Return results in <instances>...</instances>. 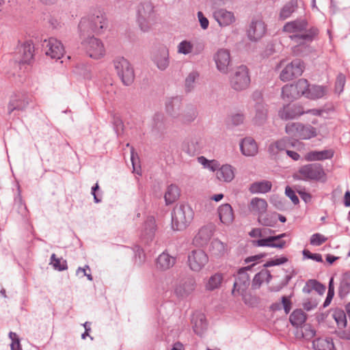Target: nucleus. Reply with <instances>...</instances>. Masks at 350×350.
<instances>
[{
    "instance_id": "obj_1",
    "label": "nucleus",
    "mask_w": 350,
    "mask_h": 350,
    "mask_svg": "<svg viewBox=\"0 0 350 350\" xmlns=\"http://www.w3.org/2000/svg\"><path fill=\"white\" fill-rule=\"evenodd\" d=\"M308 23L304 18H299L286 23L283 27V31L290 34L289 38L299 46L312 42L319 34V29L315 27L308 28Z\"/></svg>"
},
{
    "instance_id": "obj_2",
    "label": "nucleus",
    "mask_w": 350,
    "mask_h": 350,
    "mask_svg": "<svg viewBox=\"0 0 350 350\" xmlns=\"http://www.w3.org/2000/svg\"><path fill=\"white\" fill-rule=\"evenodd\" d=\"M107 23L105 13L101 10H94L81 18L79 29L81 36H85L86 33H100L102 30L107 27Z\"/></svg>"
},
{
    "instance_id": "obj_3",
    "label": "nucleus",
    "mask_w": 350,
    "mask_h": 350,
    "mask_svg": "<svg viewBox=\"0 0 350 350\" xmlns=\"http://www.w3.org/2000/svg\"><path fill=\"white\" fill-rule=\"evenodd\" d=\"M265 256V254H259L247 257L245 260V263L254 262L251 265L241 268L235 275V281L234 283L232 293L233 295H243L246 291L250 284V279L247 271L250 270L256 265V262L261 258Z\"/></svg>"
},
{
    "instance_id": "obj_4",
    "label": "nucleus",
    "mask_w": 350,
    "mask_h": 350,
    "mask_svg": "<svg viewBox=\"0 0 350 350\" xmlns=\"http://www.w3.org/2000/svg\"><path fill=\"white\" fill-rule=\"evenodd\" d=\"M194 212L191 207L184 203L177 204L172 213V228L174 230L186 229L193 219Z\"/></svg>"
},
{
    "instance_id": "obj_5",
    "label": "nucleus",
    "mask_w": 350,
    "mask_h": 350,
    "mask_svg": "<svg viewBox=\"0 0 350 350\" xmlns=\"http://www.w3.org/2000/svg\"><path fill=\"white\" fill-rule=\"evenodd\" d=\"M293 178L304 181H325L326 174L321 164L314 163L301 166L293 174Z\"/></svg>"
},
{
    "instance_id": "obj_6",
    "label": "nucleus",
    "mask_w": 350,
    "mask_h": 350,
    "mask_svg": "<svg viewBox=\"0 0 350 350\" xmlns=\"http://www.w3.org/2000/svg\"><path fill=\"white\" fill-rule=\"evenodd\" d=\"M155 10L149 0L140 2L137 7V22L143 31H148L154 21Z\"/></svg>"
},
{
    "instance_id": "obj_7",
    "label": "nucleus",
    "mask_w": 350,
    "mask_h": 350,
    "mask_svg": "<svg viewBox=\"0 0 350 350\" xmlns=\"http://www.w3.org/2000/svg\"><path fill=\"white\" fill-rule=\"evenodd\" d=\"M285 131L292 137L300 139H309L317 135L316 128L310 124H303L300 122L288 123Z\"/></svg>"
},
{
    "instance_id": "obj_8",
    "label": "nucleus",
    "mask_w": 350,
    "mask_h": 350,
    "mask_svg": "<svg viewBox=\"0 0 350 350\" xmlns=\"http://www.w3.org/2000/svg\"><path fill=\"white\" fill-rule=\"evenodd\" d=\"M309 83L305 79H300L295 83L285 85L282 89V97L286 101H293L304 96L308 90Z\"/></svg>"
},
{
    "instance_id": "obj_9",
    "label": "nucleus",
    "mask_w": 350,
    "mask_h": 350,
    "mask_svg": "<svg viewBox=\"0 0 350 350\" xmlns=\"http://www.w3.org/2000/svg\"><path fill=\"white\" fill-rule=\"evenodd\" d=\"M118 75L125 85H130L135 79L134 70L129 62L123 57H118L113 61Z\"/></svg>"
},
{
    "instance_id": "obj_10",
    "label": "nucleus",
    "mask_w": 350,
    "mask_h": 350,
    "mask_svg": "<svg viewBox=\"0 0 350 350\" xmlns=\"http://www.w3.org/2000/svg\"><path fill=\"white\" fill-rule=\"evenodd\" d=\"M81 45L88 56L99 59L105 55V49L103 42L94 36H88L81 41Z\"/></svg>"
},
{
    "instance_id": "obj_11",
    "label": "nucleus",
    "mask_w": 350,
    "mask_h": 350,
    "mask_svg": "<svg viewBox=\"0 0 350 350\" xmlns=\"http://www.w3.org/2000/svg\"><path fill=\"white\" fill-rule=\"evenodd\" d=\"M230 86L236 91L247 89L250 83L249 70L246 66L237 67L230 79Z\"/></svg>"
},
{
    "instance_id": "obj_12",
    "label": "nucleus",
    "mask_w": 350,
    "mask_h": 350,
    "mask_svg": "<svg viewBox=\"0 0 350 350\" xmlns=\"http://www.w3.org/2000/svg\"><path fill=\"white\" fill-rule=\"evenodd\" d=\"M33 103L32 95L26 92H18L12 95L8 105V113L11 114L14 111H23Z\"/></svg>"
},
{
    "instance_id": "obj_13",
    "label": "nucleus",
    "mask_w": 350,
    "mask_h": 350,
    "mask_svg": "<svg viewBox=\"0 0 350 350\" xmlns=\"http://www.w3.org/2000/svg\"><path fill=\"white\" fill-rule=\"evenodd\" d=\"M19 63L31 65L34 62L35 47L31 40L19 42L17 46Z\"/></svg>"
},
{
    "instance_id": "obj_14",
    "label": "nucleus",
    "mask_w": 350,
    "mask_h": 350,
    "mask_svg": "<svg viewBox=\"0 0 350 350\" xmlns=\"http://www.w3.org/2000/svg\"><path fill=\"white\" fill-rule=\"evenodd\" d=\"M304 69V62L300 59H295L282 70L280 79L284 82L293 80L301 75Z\"/></svg>"
},
{
    "instance_id": "obj_15",
    "label": "nucleus",
    "mask_w": 350,
    "mask_h": 350,
    "mask_svg": "<svg viewBox=\"0 0 350 350\" xmlns=\"http://www.w3.org/2000/svg\"><path fill=\"white\" fill-rule=\"evenodd\" d=\"M42 48L46 55L52 59H60L64 53V48L62 42L54 38L44 40L42 43Z\"/></svg>"
},
{
    "instance_id": "obj_16",
    "label": "nucleus",
    "mask_w": 350,
    "mask_h": 350,
    "mask_svg": "<svg viewBox=\"0 0 350 350\" xmlns=\"http://www.w3.org/2000/svg\"><path fill=\"white\" fill-rule=\"evenodd\" d=\"M208 257L202 250H194L188 255V265L194 271H200L208 262Z\"/></svg>"
},
{
    "instance_id": "obj_17",
    "label": "nucleus",
    "mask_w": 350,
    "mask_h": 350,
    "mask_svg": "<svg viewBox=\"0 0 350 350\" xmlns=\"http://www.w3.org/2000/svg\"><path fill=\"white\" fill-rule=\"evenodd\" d=\"M213 58L217 70L224 74H227L231 64L230 51L226 49H220L214 55Z\"/></svg>"
},
{
    "instance_id": "obj_18",
    "label": "nucleus",
    "mask_w": 350,
    "mask_h": 350,
    "mask_svg": "<svg viewBox=\"0 0 350 350\" xmlns=\"http://www.w3.org/2000/svg\"><path fill=\"white\" fill-rule=\"evenodd\" d=\"M266 31V25L262 20H252L247 30V36L250 40L257 41L265 36Z\"/></svg>"
},
{
    "instance_id": "obj_19",
    "label": "nucleus",
    "mask_w": 350,
    "mask_h": 350,
    "mask_svg": "<svg viewBox=\"0 0 350 350\" xmlns=\"http://www.w3.org/2000/svg\"><path fill=\"white\" fill-rule=\"evenodd\" d=\"M157 230L156 221L154 217H148L142 225L140 237L144 241L148 243L152 241Z\"/></svg>"
},
{
    "instance_id": "obj_20",
    "label": "nucleus",
    "mask_w": 350,
    "mask_h": 350,
    "mask_svg": "<svg viewBox=\"0 0 350 350\" xmlns=\"http://www.w3.org/2000/svg\"><path fill=\"white\" fill-rule=\"evenodd\" d=\"M213 15L220 27L229 26L236 21V18L232 12L228 11L223 8L215 10Z\"/></svg>"
},
{
    "instance_id": "obj_21",
    "label": "nucleus",
    "mask_w": 350,
    "mask_h": 350,
    "mask_svg": "<svg viewBox=\"0 0 350 350\" xmlns=\"http://www.w3.org/2000/svg\"><path fill=\"white\" fill-rule=\"evenodd\" d=\"M305 113L303 107L297 104H288L279 111V116L283 120L296 118Z\"/></svg>"
},
{
    "instance_id": "obj_22",
    "label": "nucleus",
    "mask_w": 350,
    "mask_h": 350,
    "mask_svg": "<svg viewBox=\"0 0 350 350\" xmlns=\"http://www.w3.org/2000/svg\"><path fill=\"white\" fill-rule=\"evenodd\" d=\"M214 227L212 225L202 227L194 237L193 243L200 247L208 244L213 235Z\"/></svg>"
},
{
    "instance_id": "obj_23",
    "label": "nucleus",
    "mask_w": 350,
    "mask_h": 350,
    "mask_svg": "<svg viewBox=\"0 0 350 350\" xmlns=\"http://www.w3.org/2000/svg\"><path fill=\"white\" fill-rule=\"evenodd\" d=\"M196 288V282L193 278H187L180 282L175 288L177 296L184 297L190 295Z\"/></svg>"
},
{
    "instance_id": "obj_24",
    "label": "nucleus",
    "mask_w": 350,
    "mask_h": 350,
    "mask_svg": "<svg viewBox=\"0 0 350 350\" xmlns=\"http://www.w3.org/2000/svg\"><path fill=\"white\" fill-rule=\"evenodd\" d=\"M153 61L159 70H165L170 64L168 49L166 47L159 49L154 55Z\"/></svg>"
},
{
    "instance_id": "obj_25",
    "label": "nucleus",
    "mask_w": 350,
    "mask_h": 350,
    "mask_svg": "<svg viewBox=\"0 0 350 350\" xmlns=\"http://www.w3.org/2000/svg\"><path fill=\"white\" fill-rule=\"evenodd\" d=\"M176 263V258L163 252L157 258L156 267L161 271H166L172 267Z\"/></svg>"
},
{
    "instance_id": "obj_26",
    "label": "nucleus",
    "mask_w": 350,
    "mask_h": 350,
    "mask_svg": "<svg viewBox=\"0 0 350 350\" xmlns=\"http://www.w3.org/2000/svg\"><path fill=\"white\" fill-rule=\"evenodd\" d=\"M240 148L242 154L246 157H253L258 152L256 142L251 137L244 138L240 143Z\"/></svg>"
},
{
    "instance_id": "obj_27",
    "label": "nucleus",
    "mask_w": 350,
    "mask_h": 350,
    "mask_svg": "<svg viewBox=\"0 0 350 350\" xmlns=\"http://www.w3.org/2000/svg\"><path fill=\"white\" fill-rule=\"evenodd\" d=\"M250 211L258 217L266 213L267 210V202L265 199L254 198L252 199L250 206Z\"/></svg>"
},
{
    "instance_id": "obj_28",
    "label": "nucleus",
    "mask_w": 350,
    "mask_h": 350,
    "mask_svg": "<svg viewBox=\"0 0 350 350\" xmlns=\"http://www.w3.org/2000/svg\"><path fill=\"white\" fill-rule=\"evenodd\" d=\"M216 176L221 181L230 183L234 178V168L228 164L223 165L216 172Z\"/></svg>"
},
{
    "instance_id": "obj_29",
    "label": "nucleus",
    "mask_w": 350,
    "mask_h": 350,
    "mask_svg": "<svg viewBox=\"0 0 350 350\" xmlns=\"http://www.w3.org/2000/svg\"><path fill=\"white\" fill-rule=\"evenodd\" d=\"M220 221L226 224H230L234 220V213L232 206L229 204H221L218 208Z\"/></svg>"
},
{
    "instance_id": "obj_30",
    "label": "nucleus",
    "mask_w": 350,
    "mask_h": 350,
    "mask_svg": "<svg viewBox=\"0 0 350 350\" xmlns=\"http://www.w3.org/2000/svg\"><path fill=\"white\" fill-rule=\"evenodd\" d=\"M194 332L201 336L207 328V323L204 314H194L191 319Z\"/></svg>"
},
{
    "instance_id": "obj_31",
    "label": "nucleus",
    "mask_w": 350,
    "mask_h": 350,
    "mask_svg": "<svg viewBox=\"0 0 350 350\" xmlns=\"http://www.w3.org/2000/svg\"><path fill=\"white\" fill-rule=\"evenodd\" d=\"M291 140L287 138H282L278 141L271 143L269 146V152L273 155L278 154L280 151L286 150L292 146Z\"/></svg>"
},
{
    "instance_id": "obj_32",
    "label": "nucleus",
    "mask_w": 350,
    "mask_h": 350,
    "mask_svg": "<svg viewBox=\"0 0 350 350\" xmlns=\"http://www.w3.org/2000/svg\"><path fill=\"white\" fill-rule=\"evenodd\" d=\"M334 156V152L331 150H324L321 151H310L306 154L305 159L308 161H322L331 159Z\"/></svg>"
},
{
    "instance_id": "obj_33",
    "label": "nucleus",
    "mask_w": 350,
    "mask_h": 350,
    "mask_svg": "<svg viewBox=\"0 0 350 350\" xmlns=\"http://www.w3.org/2000/svg\"><path fill=\"white\" fill-rule=\"evenodd\" d=\"M312 345L315 350H335L333 340L329 337L316 338L313 340Z\"/></svg>"
},
{
    "instance_id": "obj_34",
    "label": "nucleus",
    "mask_w": 350,
    "mask_h": 350,
    "mask_svg": "<svg viewBox=\"0 0 350 350\" xmlns=\"http://www.w3.org/2000/svg\"><path fill=\"white\" fill-rule=\"evenodd\" d=\"M14 206L16 208L18 213L21 216L23 220H28L29 212L24 202L21 191L18 189L17 195L14 198Z\"/></svg>"
},
{
    "instance_id": "obj_35",
    "label": "nucleus",
    "mask_w": 350,
    "mask_h": 350,
    "mask_svg": "<svg viewBox=\"0 0 350 350\" xmlns=\"http://www.w3.org/2000/svg\"><path fill=\"white\" fill-rule=\"evenodd\" d=\"M172 116L173 118L177 119L178 121L186 124L193 121L198 116V112L196 107L190 106L187 108L183 113L177 116L172 114Z\"/></svg>"
},
{
    "instance_id": "obj_36",
    "label": "nucleus",
    "mask_w": 350,
    "mask_h": 350,
    "mask_svg": "<svg viewBox=\"0 0 350 350\" xmlns=\"http://www.w3.org/2000/svg\"><path fill=\"white\" fill-rule=\"evenodd\" d=\"M255 109L256 114L253 121L255 124L261 125L265 122L267 119V109H266L264 103L262 102L256 103L255 105Z\"/></svg>"
},
{
    "instance_id": "obj_37",
    "label": "nucleus",
    "mask_w": 350,
    "mask_h": 350,
    "mask_svg": "<svg viewBox=\"0 0 350 350\" xmlns=\"http://www.w3.org/2000/svg\"><path fill=\"white\" fill-rule=\"evenodd\" d=\"M272 184L269 180L255 182L250 185V191L252 193H266L271 191Z\"/></svg>"
},
{
    "instance_id": "obj_38",
    "label": "nucleus",
    "mask_w": 350,
    "mask_h": 350,
    "mask_svg": "<svg viewBox=\"0 0 350 350\" xmlns=\"http://www.w3.org/2000/svg\"><path fill=\"white\" fill-rule=\"evenodd\" d=\"M286 233H282L277 236H270L269 237L258 239L257 241H254V245L258 247H281L282 245L281 244H273V241L278 239L279 238H284L286 237Z\"/></svg>"
},
{
    "instance_id": "obj_39",
    "label": "nucleus",
    "mask_w": 350,
    "mask_h": 350,
    "mask_svg": "<svg viewBox=\"0 0 350 350\" xmlns=\"http://www.w3.org/2000/svg\"><path fill=\"white\" fill-rule=\"evenodd\" d=\"M289 320L293 326L300 327L306 322V314L301 309H297L290 315Z\"/></svg>"
},
{
    "instance_id": "obj_40",
    "label": "nucleus",
    "mask_w": 350,
    "mask_h": 350,
    "mask_svg": "<svg viewBox=\"0 0 350 350\" xmlns=\"http://www.w3.org/2000/svg\"><path fill=\"white\" fill-rule=\"evenodd\" d=\"M209 250L212 254L216 256H224L227 251L226 245L217 239L211 241Z\"/></svg>"
},
{
    "instance_id": "obj_41",
    "label": "nucleus",
    "mask_w": 350,
    "mask_h": 350,
    "mask_svg": "<svg viewBox=\"0 0 350 350\" xmlns=\"http://www.w3.org/2000/svg\"><path fill=\"white\" fill-rule=\"evenodd\" d=\"M326 94V89L323 86L314 85L311 88L308 87L304 96L310 99H318L323 97Z\"/></svg>"
},
{
    "instance_id": "obj_42",
    "label": "nucleus",
    "mask_w": 350,
    "mask_h": 350,
    "mask_svg": "<svg viewBox=\"0 0 350 350\" xmlns=\"http://www.w3.org/2000/svg\"><path fill=\"white\" fill-rule=\"evenodd\" d=\"M325 286L320 283L316 280H310L307 282L306 286L303 288V291L307 293L311 292L312 290H314L320 295H323L325 291Z\"/></svg>"
},
{
    "instance_id": "obj_43",
    "label": "nucleus",
    "mask_w": 350,
    "mask_h": 350,
    "mask_svg": "<svg viewBox=\"0 0 350 350\" xmlns=\"http://www.w3.org/2000/svg\"><path fill=\"white\" fill-rule=\"evenodd\" d=\"M297 8V0H291L284 5L280 13V18L284 20L291 16V15Z\"/></svg>"
},
{
    "instance_id": "obj_44",
    "label": "nucleus",
    "mask_w": 350,
    "mask_h": 350,
    "mask_svg": "<svg viewBox=\"0 0 350 350\" xmlns=\"http://www.w3.org/2000/svg\"><path fill=\"white\" fill-rule=\"evenodd\" d=\"M180 191L178 187L175 185L168 186L165 193V200L167 204L174 202L179 196Z\"/></svg>"
},
{
    "instance_id": "obj_45",
    "label": "nucleus",
    "mask_w": 350,
    "mask_h": 350,
    "mask_svg": "<svg viewBox=\"0 0 350 350\" xmlns=\"http://www.w3.org/2000/svg\"><path fill=\"white\" fill-rule=\"evenodd\" d=\"M223 275L221 273H215L211 275L206 284V289L213 291L218 288L223 281Z\"/></svg>"
},
{
    "instance_id": "obj_46",
    "label": "nucleus",
    "mask_w": 350,
    "mask_h": 350,
    "mask_svg": "<svg viewBox=\"0 0 350 350\" xmlns=\"http://www.w3.org/2000/svg\"><path fill=\"white\" fill-rule=\"evenodd\" d=\"M332 316L339 328H344L347 326V317L344 310L341 309H336L334 311Z\"/></svg>"
},
{
    "instance_id": "obj_47",
    "label": "nucleus",
    "mask_w": 350,
    "mask_h": 350,
    "mask_svg": "<svg viewBox=\"0 0 350 350\" xmlns=\"http://www.w3.org/2000/svg\"><path fill=\"white\" fill-rule=\"evenodd\" d=\"M51 265H53L55 270L59 271L66 270L68 269L67 261L62 258H57L55 254L51 256Z\"/></svg>"
},
{
    "instance_id": "obj_48",
    "label": "nucleus",
    "mask_w": 350,
    "mask_h": 350,
    "mask_svg": "<svg viewBox=\"0 0 350 350\" xmlns=\"http://www.w3.org/2000/svg\"><path fill=\"white\" fill-rule=\"evenodd\" d=\"M199 78V73L197 71L191 72L185 79V89L187 92L191 91L196 80Z\"/></svg>"
},
{
    "instance_id": "obj_49",
    "label": "nucleus",
    "mask_w": 350,
    "mask_h": 350,
    "mask_svg": "<svg viewBox=\"0 0 350 350\" xmlns=\"http://www.w3.org/2000/svg\"><path fill=\"white\" fill-rule=\"evenodd\" d=\"M193 45L188 40H183L177 46V51L178 53L183 55H188L193 51Z\"/></svg>"
},
{
    "instance_id": "obj_50",
    "label": "nucleus",
    "mask_w": 350,
    "mask_h": 350,
    "mask_svg": "<svg viewBox=\"0 0 350 350\" xmlns=\"http://www.w3.org/2000/svg\"><path fill=\"white\" fill-rule=\"evenodd\" d=\"M350 292V282L347 280H342L339 285L338 295L340 298L346 297Z\"/></svg>"
},
{
    "instance_id": "obj_51",
    "label": "nucleus",
    "mask_w": 350,
    "mask_h": 350,
    "mask_svg": "<svg viewBox=\"0 0 350 350\" xmlns=\"http://www.w3.org/2000/svg\"><path fill=\"white\" fill-rule=\"evenodd\" d=\"M327 238L320 233L313 234L310 239V243L312 245L319 246L326 242Z\"/></svg>"
},
{
    "instance_id": "obj_52",
    "label": "nucleus",
    "mask_w": 350,
    "mask_h": 350,
    "mask_svg": "<svg viewBox=\"0 0 350 350\" xmlns=\"http://www.w3.org/2000/svg\"><path fill=\"white\" fill-rule=\"evenodd\" d=\"M9 337L12 340L10 344L11 350H23L20 339L15 332H10L9 333Z\"/></svg>"
},
{
    "instance_id": "obj_53",
    "label": "nucleus",
    "mask_w": 350,
    "mask_h": 350,
    "mask_svg": "<svg viewBox=\"0 0 350 350\" xmlns=\"http://www.w3.org/2000/svg\"><path fill=\"white\" fill-rule=\"evenodd\" d=\"M258 222L265 226H271L273 227L276 224V220L273 219L268 215H262L258 217Z\"/></svg>"
},
{
    "instance_id": "obj_54",
    "label": "nucleus",
    "mask_w": 350,
    "mask_h": 350,
    "mask_svg": "<svg viewBox=\"0 0 350 350\" xmlns=\"http://www.w3.org/2000/svg\"><path fill=\"white\" fill-rule=\"evenodd\" d=\"M346 83L345 76L340 73L338 75L335 83V89L336 91H338L340 93L343 91L345 85Z\"/></svg>"
},
{
    "instance_id": "obj_55",
    "label": "nucleus",
    "mask_w": 350,
    "mask_h": 350,
    "mask_svg": "<svg viewBox=\"0 0 350 350\" xmlns=\"http://www.w3.org/2000/svg\"><path fill=\"white\" fill-rule=\"evenodd\" d=\"M303 255L306 258L311 259V260H315L319 262H323L322 256L320 254H317V253L313 254V253H311L308 250H304Z\"/></svg>"
},
{
    "instance_id": "obj_56",
    "label": "nucleus",
    "mask_w": 350,
    "mask_h": 350,
    "mask_svg": "<svg viewBox=\"0 0 350 350\" xmlns=\"http://www.w3.org/2000/svg\"><path fill=\"white\" fill-rule=\"evenodd\" d=\"M288 259L286 257L277 258L271 260L267 261L265 265V267H272L275 265H280L287 262Z\"/></svg>"
},
{
    "instance_id": "obj_57",
    "label": "nucleus",
    "mask_w": 350,
    "mask_h": 350,
    "mask_svg": "<svg viewBox=\"0 0 350 350\" xmlns=\"http://www.w3.org/2000/svg\"><path fill=\"white\" fill-rule=\"evenodd\" d=\"M285 194L292 200L294 204H297L299 202V198L295 192L289 186L286 187Z\"/></svg>"
},
{
    "instance_id": "obj_58",
    "label": "nucleus",
    "mask_w": 350,
    "mask_h": 350,
    "mask_svg": "<svg viewBox=\"0 0 350 350\" xmlns=\"http://www.w3.org/2000/svg\"><path fill=\"white\" fill-rule=\"evenodd\" d=\"M197 14L202 29H206L209 25L208 18L200 11H199Z\"/></svg>"
},
{
    "instance_id": "obj_59",
    "label": "nucleus",
    "mask_w": 350,
    "mask_h": 350,
    "mask_svg": "<svg viewBox=\"0 0 350 350\" xmlns=\"http://www.w3.org/2000/svg\"><path fill=\"white\" fill-rule=\"evenodd\" d=\"M244 120L245 117L243 113H235L231 116L232 124L234 126L240 125L243 122Z\"/></svg>"
},
{
    "instance_id": "obj_60",
    "label": "nucleus",
    "mask_w": 350,
    "mask_h": 350,
    "mask_svg": "<svg viewBox=\"0 0 350 350\" xmlns=\"http://www.w3.org/2000/svg\"><path fill=\"white\" fill-rule=\"evenodd\" d=\"M164 120V115L161 113H156L152 118L154 126L159 129Z\"/></svg>"
},
{
    "instance_id": "obj_61",
    "label": "nucleus",
    "mask_w": 350,
    "mask_h": 350,
    "mask_svg": "<svg viewBox=\"0 0 350 350\" xmlns=\"http://www.w3.org/2000/svg\"><path fill=\"white\" fill-rule=\"evenodd\" d=\"M183 150L186 152L189 155H193L196 153V148L194 147V143L191 142V143L185 144L183 146Z\"/></svg>"
},
{
    "instance_id": "obj_62",
    "label": "nucleus",
    "mask_w": 350,
    "mask_h": 350,
    "mask_svg": "<svg viewBox=\"0 0 350 350\" xmlns=\"http://www.w3.org/2000/svg\"><path fill=\"white\" fill-rule=\"evenodd\" d=\"M179 99L178 98H172L168 103H166V109L168 113H172L174 111V107L175 105H178Z\"/></svg>"
},
{
    "instance_id": "obj_63",
    "label": "nucleus",
    "mask_w": 350,
    "mask_h": 350,
    "mask_svg": "<svg viewBox=\"0 0 350 350\" xmlns=\"http://www.w3.org/2000/svg\"><path fill=\"white\" fill-rule=\"evenodd\" d=\"M317 306V302L315 300L308 299L303 304L304 308L307 311H310Z\"/></svg>"
},
{
    "instance_id": "obj_64",
    "label": "nucleus",
    "mask_w": 350,
    "mask_h": 350,
    "mask_svg": "<svg viewBox=\"0 0 350 350\" xmlns=\"http://www.w3.org/2000/svg\"><path fill=\"white\" fill-rule=\"evenodd\" d=\"M265 232V229L254 228L250 232L249 235L251 237H262Z\"/></svg>"
}]
</instances>
